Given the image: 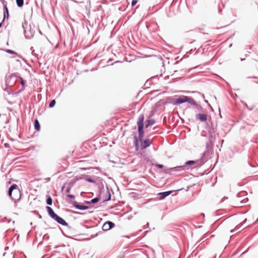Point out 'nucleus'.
I'll return each mask as SVG.
<instances>
[{
	"instance_id": "obj_1",
	"label": "nucleus",
	"mask_w": 258,
	"mask_h": 258,
	"mask_svg": "<svg viewBox=\"0 0 258 258\" xmlns=\"http://www.w3.org/2000/svg\"><path fill=\"white\" fill-rule=\"evenodd\" d=\"M22 192L18 186L15 184H12L9 188L8 195L16 204L21 198Z\"/></svg>"
},
{
	"instance_id": "obj_2",
	"label": "nucleus",
	"mask_w": 258,
	"mask_h": 258,
	"mask_svg": "<svg viewBox=\"0 0 258 258\" xmlns=\"http://www.w3.org/2000/svg\"><path fill=\"white\" fill-rule=\"evenodd\" d=\"M46 209L49 217L57 223L62 226H67L69 228H71L69 224L62 218L59 216L54 212L52 208L49 206H46Z\"/></svg>"
},
{
	"instance_id": "obj_3",
	"label": "nucleus",
	"mask_w": 258,
	"mask_h": 258,
	"mask_svg": "<svg viewBox=\"0 0 258 258\" xmlns=\"http://www.w3.org/2000/svg\"><path fill=\"white\" fill-rule=\"evenodd\" d=\"M144 114H141L139 116L137 124L138 126V140L141 142L142 140H143V138L144 137Z\"/></svg>"
},
{
	"instance_id": "obj_4",
	"label": "nucleus",
	"mask_w": 258,
	"mask_h": 258,
	"mask_svg": "<svg viewBox=\"0 0 258 258\" xmlns=\"http://www.w3.org/2000/svg\"><path fill=\"white\" fill-rule=\"evenodd\" d=\"M22 27L24 30V33L26 39H30L33 37L35 34V30L31 28V25L28 24L27 20H24L22 23Z\"/></svg>"
},
{
	"instance_id": "obj_5",
	"label": "nucleus",
	"mask_w": 258,
	"mask_h": 258,
	"mask_svg": "<svg viewBox=\"0 0 258 258\" xmlns=\"http://www.w3.org/2000/svg\"><path fill=\"white\" fill-rule=\"evenodd\" d=\"M192 100L193 98L191 97L182 96L176 99L172 103L174 105H179L185 102H188L191 104Z\"/></svg>"
},
{
	"instance_id": "obj_6",
	"label": "nucleus",
	"mask_w": 258,
	"mask_h": 258,
	"mask_svg": "<svg viewBox=\"0 0 258 258\" xmlns=\"http://www.w3.org/2000/svg\"><path fill=\"white\" fill-rule=\"evenodd\" d=\"M185 171L184 166L183 165L177 166L174 167L168 168L164 169L165 173H169L172 174L171 172L183 171Z\"/></svg>"
},
{
	"instance_id": "obj_7",
	"label": "nucleus",
	"mask_w": 258,
	"mask_h": 258,
	"mask_svg": "<svg viewBox=\"0 0 258 258\" xmlns=\"http://www.w3.org/2000/svg\"><path fill=\"white\" fill-rule=\"evenodd\" d=\"M140 143L141 144L140 147L141 150H144L152 144V141L149 139H146L145 140H142Z\"/></svg>"
},
{
	"instance_id": "obj_8",
	"label": "nucleus",
	"mask_w": 258,
	"mask_h": 258,
	"mask_svg": "<svg viewBox=\"0 0 258 258\" xmlns=\"http://www.w3.org/2000/svg\"><path fill=\"white\" fill-rule=\"evenodd\" d=\"M242 193L244 194L245 192H241L238 193L237 195V199H236V202L237 203H240V205L245 204L248 201V198L247 197H246V195H244L243 196H240V194H242Z\"/></svg>"
},
{
	"instance_id": "obj_9",
	"label": "nucleus",
	"mask_w": 258,
	"mask_h": 258,
	"mask_svg": "<svg viewBox=\"0 0 258 258\" xmlns=\"http://www.w3.org/2000/svg\"><path fill=\"white\" fill-rule=\"evenodd\" d=\"M196 119L201 122H205L208 119V115L207 112L199 113L196 114Z\"/></svg>"
},
{
	"instance_id": "obj_10",
	"label": "nucleus",
	"mask_w": 258,
	"mask_h": 258,
	"mask_svg": "<svg viewBox=\"0 0 258 258\" xmlns=\"http://www.w3.org/2000/svg\"><path fill=\"white\" fill-rule=\"evenodd\" d=\"M190 105L194 106V107L196 109V112L198 111V112H199V113L207 112L206 109L204 108L201 105L198 104L194 100V99H193Z\"/></svg>"
},
{
	"instance_id": "obj_11",
	"label": "nucleus",
	"mask_w": 258,
	"mask_h": 258,
	"mask_svg": "<svg viewBox=\"0 0 258 258\" xmlns=\"http://www.w3.org/2000/svg\"><path fill=\"white\" fill-rule=\"evenodd\" d=\"M115 224L113 222L107 221L104 223L102 228L103 231H107L113 228Z\"/></svg>"
},
{
	"instance_id": "obj_12",
	"label": "nucleus",
	"mask_w": 258,
	"mask_h": 258,
	"mask_svg": "<svg viewBox=\"0 0 258 258\" xmlns=\"http://www.w3.org/2000/svg\"><path fill=\"white\" fill-rule=\"evenodd\" d=\"M209 137L211 141L216 139V137L218 136V134L216 132L215 129L214 127H211L209 130Z\"/></svg>"
},
{
	"instance_id": "obj_13",
	"label": "nucleus",
	"mask_w": 258,
	"mask_h": 258,
	"mask_svg": "<svg viewBox=\"0 0 258 258\" xmlns=\"http://www.w3.org/2000/svg\"><path fill=\"white\" fill-rule=\"evenodd\" d=\"M73 205L76 209L80 210H85L89 208V207L79 203L76 201L74 202Z\"/></svg>"
},
{
	"instance_id": "obj_14",
	"label": "nucleus",
	"mask_w": 258,
	"mask_h": 258,
	"mask_svg": "<svg viewBox=\"0 0 258 258\" xmlns=\"http://www.w3.org/2000/svg\"><path fill=\"white\" fill-rule=\"evenodd\" d=\"M3 10H4V17L2 22L3 23L5 21V19H8L9 18V12L7 7V3L5 4L3 3Z\"/></svg>"
},
{
	"instance_id": "obj_15",
	"label": "nucleus",
	"mask_w": 258,
	"mask_h": 258,
	"mask_svg": "<svg viewBox=\"0 0 258 258\" xmlns=\"http://www.w3.org/2000/svg\"><path fill=\"white\" fill-rule=\"evenodd\" d=\"M174 190H169V191H166L163 192H159L157 194V196H158V198L160 200H164L165 198H166L167 196H169L171 193H172Z\"/></svg>"
},
{
	"instance_id": "obj_16",
	"label": "nucleus",
	"mask_w": 258,
	"mask_h": 258,
	"mask_svg": "<svg viewBox=\"0 0 258 258\" xmlns=\"http://www.w3.org/2000/svg\"><path fill=\"white\" fill-rule=\"evenodd\" d=\"M209 154L210 151L209 150H207L203 153L201 160L203 163L206 162L208 159L211 158Z\"/></svg>"
},
{
	"instance_id": "obj_17",
	"label": "nucleus",
	"mask_w": 258,
	"mask_h": 258,
	"mask_svg": "<svg viewBox=\"0 0 258 258\" xmlns=\"http://www.w3.org/2000/svg\"><path fill=\"white\" fill-rule=\"evenodd\" d=\"M198 162V161H195V160H188V161H186L184 163V165H183V166H184L185 170H188L189 169V168L187 167L188 166L193 165L195 164Z\"/></svg>"
},
{
	"instance_id": "obj_18",
	"label": "nucleus",
	"mask_w": 258,
	"mask_h": 258,
	"mask_svg": "<svg viewBox=\"0 0 258 258\" xmlns=\"http://www.w3.org/2000/svg\"><path fill=\"white\" fill-rule=\"evenodd\" d=\"M155 121H156L154 119H147L145 122V125H144L145 127L147 128L149 127V126H152L155 123Z\"/></svg>"
},
{
	"instance_id": "obj_19",
	"label": "nucleus",
	"mask_w": 258,
	"mask_h": 258,
	"mask_svg": "<svg viewBox=\"0 0 258 258\" xmlns=\"http://www.w3.org/2000/svg\"><path fill=\"white\" fill-rule=\"evenodd\" d=\"M106 190H107L106 196L105 198H104L103 199V202H107L111 200V194H110V192L109 191V188L108 186L106 187Z\"/></svg>"
},
{
	"instance_id": "obj_20",
	"label": "nucleus",
	"mask_w": 258,
	"mask_h": 258,
	"mask_svg": "<svg viewBox=\"0 0 258 258\" xmlns=\"http://www.w3.org/2000/svg\"><path fill=\"white\" fill-rule=\"evenodd\" d=\"M34 126L36 131L38 132L40 130V124L37 119H35L34 121Z\"/></svg>"
},
{
	"instance_id": "obj_21",
	"label": "nucleus",
	"mask_w": 258,
	"mask_h": 258,
	"mask_svg": "<svg viewBox=\"0 0 258 258\" xmlns=\"http://www.w3.org/2000/svg\"><path fill=\"white\" fill-rule=\"evenodd\" d=\"M2 50H4L5 51V52H6L7 53H9V54H13V55H15L16 56H17L18 57H21L20 55H19L16 51L12 50V49H2Z\"/></svg>"
},
{
	"instance_id": "obj_22",
	"label": "nucleus",
	"mask_w": 258,
	"mask_h": 258,
	"mask_svg": "<svg viewBox=\"0 0 258 258\" xmlns=\"http://www.w3.org/2000/svg\"><path fill=\"white\" fill-rule=\"evenodd\" d=\"M139 142L140 141L138 140H134V145L136 151L139 150Z\"/></svg>"
},
{
	"instance_id": "obj_23",
	"label": "nucleus",
	"mask_w": 258,
	"mask_h": 258,
	"mask_svg": "<svg viewBox=\"0 0 258 258\" xmlns=\"http://www.w3.org/2000/svg\"><path fill=\"white\" fill-rule=\"evenodd\" d=\"M52 199L50 196H46V203L47 205L51 206L52 204Z\"/></svg>"
},
{
	"instance_id": "obj_24",
	"label": "nucleus",
	"mask_w": 258,
	"mask_h": 258,
	"mask_svg": "<svg viewBox=\"0 0 258 258\" xmlns=\"http://www.w3.org/2000/svg\"><path fill=\"white\" fill-rule=\"evenodd\" d=\"M17 6L21 8L24 5V0H16Z\"/></svg>"
},
{
	"instance_id": "obj_25",
	"label": "nucleus",
	"mask_w": 258,
	"mask_h": 258,
	"mask_svg": "<svg viewBox=\"0 0 258 258\" xmlns=\"http://www.w3.org/2000/svg\"><path fill=\"white\" fill-rule=\"evenodd\" d=\"M55 104H56L55 100V99L51 100L49 103L48 107L49 108H52L55 106Z\"/></svg>"
},
{
	"instance_id": "obj_26",
	"label": "nucleus",
	"mask_w": 258,
	"mask_h": 258,
	"mask_svg": "<svg viewBox=\"0 0 258 258\" xmlns=\"http://www.w3.org/2000/svg\"><path fill=\"white\" fill-rule=\"evenodd\" d=\"M100 200V198L99 197H96L95 198L92 199L90 200V202L91 204H96L98 203Z\"/></svg>"
},
{
	"instance_id": "obj_27",
	"label": "nucleus",
	"mask_w": 258,
	"mask_h": 258,
	"mask_svg": "<svg viewBox=\"0 0 258 258\" xmlns=\"http://www.w3.org/2000/svg\"><path fill=\"white\" fill-rule=\"evenodd\" d=\"M85 180L87 182H90V183H96V181L95 180H94V179H93L91 177H87V178H85Z\"/></svg>"
},
{
	"instance_id": "obj_28",
	"label": "nucleus",
	"mask_w": 258,
	"mask_h": 258,
	"mask_svg": "<svg viewBox=\"0 0 258 258\" xmlns=\"http://www.w3.org/2000/svg\"><path fill=\"white\" fill-rule=\"evenodd\" d=\"M11 220H12L11 219H8L7 217H5L2 220L3 222H8V223H10L11 221Z\"/></svg>"
},
{
	"instance_id": "obj_29",
	"label": "nucleus",
	"mask_w": 258,
	"mask_h": 258,
	"mask_svg": "<svg viewBox=\"0 0 258 258\" xmlns=\"http://www.w3.org/2000/svg\"><path fill=\"white\" fill-rule=\"evenodd\" d=\"M137 132H133V135L134 136L133 139L134 140H138V137L137 136Z\"/></svg>"
},
{
	"instance_id": "obj_30",
	"label": "nucleus",
	"mask_w": 258,
	"mask_h": 258,
	"mask_svg": "<svg viewBox=\"0 0 258 258\" xmlns=\"http://www.w3.org/2000/svg\"><path fill=\"white\" fill-rule=\"evenodd\" d=\"M138 0H133L131 3L132 7L135 6L138 3Z\"/></svg>"
},
{
	"instance_id": "obj_31",
	"label": "nucleus",
	"mask_w": 258,
	"mask_h": 258,
	"mask_svg": "<svg viewBox=\"0 0 258 258\" xmlns=\"http://www.w3.org/2000/svg\"><path fill=\"white\" fill-rule=\"evenodd\" d=\"M155 166L159 169H162L164 167V165L163 164H157Z\"/></svg>"
},
{
	"instance_id": "obj_32",
	"label": "nucleus",
	"mask_w": 258,
	"mask_h": 258,
	"mask_svg": "<svg viewBox=\"0 0 258 258\" xmlns=\"http://www.w3.org/2000/svg\"><path fill=\"white\" fill-rule=\"evenodd\" d=\"M67 197L69 199H74L75 198V196L72 194H69L67 195Z\"/></svg>"
},
{
	"instance_id": "obj_33",
	"label": "nucleus",
	"mask_w": 258,
	"mask_h": 258,
	"mask_svg": "<svg viewBox=\"0 0 258 258\" xmlns=\"http://www.w3.org/2000/svg\"><path fill=\"white\" fill-rule=\"evenodd\" d=\"M192 93H199L200 95H201L202 96V98H205V95H204V94H201V93H200V92H197V91H193Z\"/></svg>"
},
{
	"instance_id": "obj_34",
	"label": "nucleus",
	"mask_w": 258,
	"mask_h": 258,
	"mask_svg": "<svg viewBox=\"0 0 258 258\" xmlns=\"http://www.w3.org/2000/svg\"><path fill=\"white\" fill-rule=\"evenodd\" d=\"M71 187H67L66 189V192L67 193H69L71 191Z\"/></svg>"
},
{
	"instance_id": "obj_35",
	"label": "nucleus",
	"mask_w": 258,
	"mask_h": 258,
	"mask_svg": "<svg viewBox=\"0 0 258 258\" xmlns=\"http://www.w3.org/2000/svg\"><path fill=\"white\" fill-rule=\"evenodd\" d=\"M31 49L32 50V55L36 57L37 54L34 53V50L33 49V47H31Z\"/></svg>"
},
{
	"instance_id": "obj_36",
	"label": "nucleus",
	"mask_w": 258,
	"mask_h": 258,
	"mask_svg": "<svg viewBox=\"0 0 258 258\" xmlns=\"http://www.w3.org/2000/svg\"><path fill=\"white\" fill-rule=\"evenodd\" d=\"M34 213H37V214H38V217H39L40 219L42 218V216H41V215H40V214L38 213V211H37L36 210H35V211H34Z\"/></svg>"
},
{
	"instance_id": "obj_37",
	"label": "nucleus",
	"mask_w": 258,
	"mask_h": 258,
	"mask_svg": "<svg viewBox=\"0 0 258 258\" xmlns=\"http://www.w3.org/2000/svg\"><path fill=\"white\" fill-rule=\"evenodd\" d=\"M4 147L6 148H8L10 147V145L8 144V143H5L4 144Z\"/></svg>"
},
{
	"instance_id": "obj_38",
	"label": "nucleus",
	"mask_w": 258,
	"mask_h": 258,
	"mask_svg": "<svg viewBox=\"0 0 258 258\" xmlns=\"http://www.w3.org/2000/svg\"><path fill=\"white\" fill-rule=\"evenodd\" d=\"M21 84L22 85H24L25 84V81L24 80H23L22 79V80L21 81Z\"/></svg>"
},
{
	"instance_id": "obj_39",
	"label": "nucleus",
	"mask_w": 258,
	"mask_h": 258,
	"mask_svg": "<svg viewBox=\"0 0 258 258\" xmlns=\"http://www.w3.org/2000/svg\"><path fill=\"white\" fill-rule=\"evenodd\" d=\"M149 224L148 222L146 225L144 226V229H146V228H149Z\"/></svg>"
},
{
	"instance_id": "obj_40",
	"label": "nucleus",
	"mask_w": 258,
	"mask_h": 258,
	"mask_svg": "<svg viewBox=\"0 0 258 258\" xmlns=\"http://www.w3.org/2000/svg\"><path fill=\"white\" fill-rule=\"evenodd\" d=\"M204 102H205V103H206L207 104H208V106H210V104L209 103V102H208V100H204Z\"/></svg>"
},
{
	"instance_id": "obj_41",
	"label": "nucleus",
	"mask_w": 258,
	"mask_h": 258,
	"mask_svg": "<svg viewBox=\"0 0 258 258\" xmlns=\"http://www.w3.org/2000/svg\"><path fill=\"white\" fill-rule=\"evenodd\" d=\"M246 107L248 108V109L249 110H250V111L252 110H253V107H251V108H248V106H247V105L246 104Z\"/></svg>"
},
{
	"instance_id": "obj_42",
	"label": "nucleus",
	"mask_w": 258,
	"mask_h": 258,
	"mask_svg": "<svg viewBox=\"0 0 258 258\" xmlns=\"http://www.w3.org/2000/svg\"><path fill=\"white\" fill-rule=\"evenodd\" d=\"M85 203H86L87 204H91V203L90 202V201H85Z\"/></svg>"
},
{
	"instance_id": "obj_43",
	"label": "nucleus",
	"mask_w": 258,
	"mask_h": 258,
	"mask_svg": "<svg viewBox=\"0 0 258 258\" xmlns=\"http://www.w3.org/2000/svg\"><path fill=\"white\" fill-rule=\"evenodd\" d=\"M0 1L2 2L3 5V3H5V4L7 3V2L5 0H0Z\"/></svg>"
},
{
	"instance_id": "obj_44",
	"label": "nucleus",
	"mask_w": 258,
	"mask_h": 258,
	"mask_svg": "<svg viewBox=\"0 0 258 258\" xmlns=\"http://www.w3.org/2000/svg\"><path fill=\"white\" fill-rule=\"evenodd\" d=\"M250 53V52L247 51V53H246L245 55L246 57H247L249 55V54Z\"/></svg>"
},
{
	"instance_id": "obj_45",
	"label": "nucleus",
	"mask_w": 258,
	"mask_h": 258,
	"mask_svg": "<svg viewBox=\"0 0 258 258\" xmlns=\"http://www.w3.org/2000/svg\"><path fill=\"white\" fill-rule=\"evenodd\" d=\"M227 199V198H226V197H224V198H223L222 199L221 202H223V201H224L225 199Z\"/></svg>"
},
{
	"instance_id": "obj_46",
	"label": "nucleus",
	"mask_w": 258,
	"mask_h": 258,
	"mask_svg": "<svg viewBox=\"0 0 258 258\" xmlns=\"http://www.w3.org/2000/svg\"><path fill=\"white\" fill-rule=\"evenodd\" d=\"M219 112H220V111H220V108H219ZM219 114H220V117H222V115H221V113H219Z\"/></svg>"
},
{
	"instance_id": "obj_47",
	"label": "nucleus",
	"mask_w": 258,
	"mask_h": 258,
	"mask_svg": "<svg viewBox=\"0 0 258 258\" xmlns=\"http://www.w3.org/2000/svg\"><path fill=\"white\" fill-rule=\"evenodd\" d=\"M207 237V236H205L204 237H203L201 240L200 241H202L203 239H204L205 238H206Z\"/></svg>"
},
{
	"instance_id": "obj_48",
	"label": "nucleus",
	"mask_w": 258,
	"mask_h": 258,
	"mask_svg": "<svg viewBox=\"0 0 258 258\" xmlns=\"http://www.w3.org/2000/svg\"><path fill=\"white\" fill-rule=\"evenodd\" d=\"M3 23V22L0 23V28L2 27Z\"/></svg>"
},
{
	"instance_id": "obj_49",
	"label": "nucleus",
	"mask_w": 258,
	"mask_h": 258,
	"mask_svg": "<svg viewBox=\"0 0 258 258\" xmlns=\"http://www.w3.org/2000/svg\"><path fill=\"white\" fill-rule=\"evenodd\" d=\"M64 187H65L64 185L63 186H62V187H61V190H63V189L64 188Z\"/></svg>"
},
{
	"instance_id": "obj_50",
	"label": "nucleus",
	"mask_w": 258,
	"mask_h": 258,
	"mask_svg": "<svg viewBox=\"0 0 258 258\" xmlns=\"http://www.w3.org/2000/svg\"><path fill=\"white\" fill-rule=\"evenodd\" d=\"M234 231H235V230H234V229H232V230H231L230 232H231V233H233V232H234Z\"/></svg>"
},
{
	"instance_id": "obj_51",
	"label": "nucleus",
	"mask_w": 258,
	"mask_h": 258,
	"mask_svg": "<svg viewBox=\"0 0 258 258\" xmlns=\"http://www.w3.org/2000/svg\"><path fill=\"white\" fill-rule=\"evenodd\" d=\"M245 60V58H240V60H241V61H243V60Z\"/></svg>"
},
{
	"instance_id": "obj_52",
	"label": "nucleus",
	"mask_w": 258,
	"mask_h": 258,
	"mask_svg": "<svg viewBox=\"0 0 258 258\" xmlns=\"http://www.w3.org/2000/svg\"><path fill=\"white\" fill-rule=\"evenodd\" d=\"M221 12H222V10H219V14H221Z\"/></svg>"
},
{
	"instance_id": "obj_53",
	"label": "nucleus",
	"mask_w": 258,
	"mask_h": 258,
	"mask_svg": "<svg viewBox=\"0 0 258 258\" xmlns=\"http://www.w3.org/2000/svg\"><path fill=\"white\" fill-rule=\"evenodd\" d=\"M117 62H120V61L117 60V61H116L115 62H114V63H117Z\"/></svg>"
},
{
	"instance_id": "obj_54",
	"label": "nucleus",
	"mask_w": 258,
	"mask_h": 258,
	"mask_svg": "<svg viewBox=\"0 0 258 258\" xmlns=\"http://www.w3.org/2000/svg\"><path fill=\"white\" fill-rule=\"evenodd\" d=\"M178 63V61H176L175 62V64H177Z\"/></svg>"
},
{
	"instance_id": "obj_55",
	"label": "nucleus",
	"mask_w": 258,
	"mask_h": 258,
	"mask_svg": "<svg viewBox=\"0 0 258 258\" xmlns=\"http://www.w3.org/2000/svg\"><path fill=\"white\" fill-rule=\"evenodd\" d=\"M194 41H195V40H194L193 41H192V42H190V43H193Z\"/></svg>"
},
{
	"instance_id": "obj_56",
	"label": "nucleus",
	"mask_w": 258,
	"mask_h": 258,
	"mask_svg": "<svg viewBox=\"0 0 258 258\" xmlns=\"http://www.w3.org/2000/svg\"><path fill=\"white\" fill-rule=\"evenodd\" d=\"M141 231H142V230H139V232H138V234H139V232H141Z\"/></svg>"
},
{
	"instance_id": "obj_57",
	"label": "nucleus",
	"mask_w": 258,
	"mask_h": 258,
	"mask_svg": "<svg viewBox=\"0 0 258 258\" xmlns=\"http://www.w3.org/2000/svg\"><path fill=\"white\" fill-rule=\"evenodd\" d=\"M255 222H258V218L256 219V221H255Z\"/></svg>"
},
{
	"instance_id": "obj_58",
	"label": "nucleus",
	"mask_w": 258,
	"mask_h": 258,
	"mask_svg": "<svg viewBox=\"0 0 258 258\" xmlns=\"http://www.w3.org/2000/svg\"><path fill=\"white\" fill-rule=\"evenodd\" d=\"M152 251H153V252H155V251H154V250L153 249H152Z\"/></svg>"
},
{
	"instance_id": "obj_59",
	"label": "nucleus",
	"mask_w": 258,
	"mask_h": 258,
	"mask_svg": "<svg viewBox=\"0 0 258 258\" xmlns=\"http://www.w3.org/2000/svg\"><path fill=\"white\" fill-rule=\"evenodd\" d=\"M252 78H256V77H252Z\"/></svg>"
},
{
	"instance_id": "obj_60",
	"label": "nucleus",
	"mask_w": 258,
	"mask_h": 258,
	"mask_svg": "<svg viewBox=\"0 0 258 258\" xmlns=\"http://www.w3.org/2000/svg\"><path fill=\"white\" fill-rule=\"evenodd\" d=\"M255 83L258 84V82H255Z\"/></svg>"
},
{
	"instance_id": "obj_61",
	"label": "nucleus",
	"mask_w": 258,
	"mask_h": 258,
	"mask_svg": "<svg viewBox=\"0 0 258 258\" xmlns=\"http://www.w3.org/2000/svg\"><path fill=\"white\" fill-rule=\"evenodd\" d=\"M207 147H208V144H207Z\"/></svg>"
},
{
	"instance_id": "obj_62",
	"label": "nucleus",
	"mask_w": 258,
	"mask_h": 258,
	"mask_svg": "<svg viewBox=\"0 0 258 258\" xmlns=\"http://www.w3.org/2000/svg\"><path fill=\"white\" fill-rule=\"evenodd\" d=\"M13 224H14V223H15V221H13Z\"/></svg>"
}]
</instances>
